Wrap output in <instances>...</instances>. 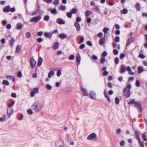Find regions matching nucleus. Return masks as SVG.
<instances>
[{
    "instance_id": "f257e3e1",
    "label": "nucleus",
    "mask_w": 147,
    "mask_h": 147,
    "mask_svg": "<svg viewBox=\"0 0 147 147\" xmlns=\"http://www.w3.org/2000/svg\"><path fill=\"white\" fill-rule=\"evenodd\" d=\"M42 107V103L38 101H35L31 106L32 109L36 112L41 111Z\"/></svg>"
},
{
    "instance_id": "f03ea898",
    "label": "nucleus",
    "mask_w": 147,
    "mask_h": 147,
    "mask_svg": "<svg viewBox=\"0 0 147 147\" xmlns=\"http://www.w3.org/2000/svg\"><path fill=\"white\" fill-rule=\"evenodd\" d=\"M131 88V86L130 84H129L127 87L123 90L124 94L126 98H129L131 94L130 92V89Z\"/></svg>"
},
{
    "instance_id": "7ed1b4c3",
    "label": "nucleus",
    "mask_w": 147,
    "mask_h": 147,
    "mask_svg": "<svg viewBox=\"0 0 147 147\" xmlns=\"http://www.w3.org/2000/svg\"><path fill=\"white\" fill-rule=\"evenodd\" d=\"M134 106L138 109L139 112L142 113V107L140 102L138 101H136Z\"/></svg>"
},
{
    "instance_id": "20e7f679",
    "label": "nucleus",
    "mask_w": 147,
    "mask_h": 147,
    "mask_svg": "<svg viewBox=\"0 0 147 147\" xmlns=\"http://www.w3.org/2000/svg\"><path fill=\"white\" fill-rule=\"evenodd\" d=\"M41 18V17L40 16H37L32 18L29 21L30 22H37L39 21Z\"/></svg>"
},
{
    "instance_id": "39448f33",
    "label": "nucleus",
    "mask_w": 147,
    "mask_h": 147,
    "mask_svg": "<svg viewBox=\"0 0 147 147\" xmlns=\"http://www.w3.org/2000/svg\"><path fill=\"white\" fill-rule=\"evenodd\" d=\"M94 139H95V140L97 139L96 135L95 133L91 134L87 138V139L88 140H90Z\"/></svg>"
},
{
    "instance_id": "423d86ee",
    "label": "nucleus",
    "mask_w": 147,
    "mask_h": 147,
    "mask_svg": "<svg viewBox=\"0 0 147 147\" xmlns=\"http://www.w3.org/2000/svg\"><path fill=\"white\" fill-rule=\"evenodd\" d=\"M36 63V61L34 60L33 57H32L30 61V63L31 67L32 68L34 67L35 66Z\"/></svg>"
},
{
    "instance_id": "0eeeda50",
    "label": "nucleus",
    "mask_w": 147,
    "mask_h": 147,
    "mask_svg": "<svg viewBox=\"0 0 147 147\" xmlns=\"http://www.w3.org/2000/svg\"><path fill=\"white\" fill-rule=\"evenodd\" d=\"M125 66L123 65H122L120 67V73L121 74L124 73L125 70Z\"/></svg>"
},
{
    "instance_id": "6e6552de",
    "label": "nucleus",
    "mask_w": 147,
    "mask_h": 147,
    "mask_svg": "<svg viewBox=\"0 0 147 147\" xmlns=\"http://www.w3.org/2000/svg\"><path fill=\"white\" fill-rule=\"evenodd\" d=\"M89 95L91 98L95 99L96 98V93L94 91H90L89 93Z\"/></svg>"
},
{
    "instance_id": "1a4fd4ad",
    "label": "nucleus",
    "mask_w": 147,
    "mask_h": 147,
    "mask_svg": "<svg viewBox=\"0 0 147 147\" xmlns=\"http://www.w3.org/2000/svg\"><path fill=\"white\" fill-rule=\"evenodd\" d=\"M56 22L59 24H64L65 23V21L60 18L57 19L56 20Z\"/></svg>"
},
{
    "instance_id": "9d476101",
    "label": "nucleus",
    "mask_w": 147,
    "mask_h": 147,
    "mask_svg": "<svg viewBox=\"0 0 147 147\" xmlns=\"http://www.w3.org/2000/svg\"><path fill=\"white\" fill-rule=\"evenodd\" d=\"M81 90L82 92V94L84 96H87L88 95V93L87 92L86 90L83 87L81 88Z\"/></svg>"
},
{
    "instance_id": "9b49d317",
    "label": "nucleus",
    "mask_w": 147,
    "mask_h": 147,
    "mask_svg": "<svg viewBox=\"0 0 147 147\" xmlns=\"http://www.w3.org/2000/svg\"><path fill=\"white\" fill-rule=\"evenodd\" d=\"M136 138L140 142V132L138 131H136L135 132Z\"/></svg>"
},
{
    "instance_id": "f8f14e48",
    "label": "nucleus",
    "mask_w": 147,
    "mask_h": 147,
    "mask_svg": "<svg viewBox=\"0 0 147 147\" xmlns=\"http://www.w3.org/2000/svg\"><path fill=\"white\" fill-rule=\"evenodd\" d=\"M128 104L132 105L134 104H135L136 101H135L134 99H130V101L129 100H126Z\"/></svg>"
},
{
    "instance_id": "ddd939ff",
    "label": "nucleus",
    "mask_w": 147,
    "mask_h": 147,
    "mask_svg": "<svg viewBox=\"0 0 147 147\" xmlns=\"http://www.w3.org/2000/svg\"><path fill=\"white\" fill-rule=\"evenodd\" d=\"M81 59L80 56H76V60L78 65H79L80 64V62L81 60Z\"/></svg>"
},
{
    "instance_id": "4468645a",
    "label": "nucleus",
    "mask_w": 147,
    "mask_h": 147,
    "mask_svg": "<svg viewBox=\"0 0 147 147\" xmlns=\"http://www.w3.org/2000/svg\"><path fill=\"white\" fill-rule=\"evenodd\" d=\"M74 26L78 31H79L80 30V26L79 23L77 22H76L74 23Z\"/></svg>"
},
{
    "instance_id": "2eb2a0df",
    "label": "nucleus",
    "mask_w": 147,
    "mask_h": 147,
    "mask_svg": "<svg viewBox=\"0 0 147 147\" xmlns=\"http://www.w3.org/2000/svg\"><path fill=\"white\" fill-rule=\"evenodd\" d=\"M13 111L12 110V109H7V116L9 118L12 115V114L13 113Z\"/></svg>"
},
{
    "instance_id": "dca6fc26",
    "label": "nucleus",
    "mask_w": 147,
    "mask_h": 147,
    "mask_svg": "<svg viewBox=\"0 0 147 147\" xmlns=\"http://www.w3.org/2000/svg\"><path fill=\"white\" fill-rule=\"evenodd\" d=\"M6 78L7 79L11 80L13 82L15 81V78L13 76L11 75H7L6 76Z\"/></svg>"
},
{
    "instance_id": "f3484780",
    "label": "nucleus",
    "mask_w": 147,
    "mask_h": 147,
    "mask_svg": "<svg viewBox=\"0 0 147 147\" xmlns=\"http://www.w3.org/2000/svg\"><path fill=\"white\" fill-rule=\"evenodd\" d=\"M10 8L9 5H8L3 9V11L4 12H8L9 11Z\"/></svg>"
},
{
    "instance_id": "a211bd4d",
    "label": "nucleus",
    "mask_w": 147,
    "mask_h": 147,
    "mask_svg": "<svg viewBox=\"0 0 147 147\" xmlns=\"http://www.w3.org/2000/svg\"><path fill=\"white\" fill-rule=\"evenodd\" d=\"M23 25L21 23H19L16 25V28L17 30L21 29L23 27Z\"/></svg>"
},
{
    "instance_id": "6ab92c4d",
    "label": "nucleus",
    "mask_w": 147,
    "mask_h": 147,
    "mask_svg": "<svg viewBox=\"0 0 147 147\" xmlns=\"http://www.w3.org/2000/svg\"><path fill=\"white\" fill-rule=\"evenodd\" d=\"M134 40L132 38H128L126 46H128L129 44L131 43Z\"/></svg>"
},
{
    "instance_id": "aec40b11",
    "label": "nucleus",
    "mask_w": 147,
    "mask_h": 147,
    "mask_svg": "<svg viewBox=\"0 0 147 147\" xmlns=\"http://www.w3.org/2000/svg\"><path fill=\"white\" fill-rule=\"evenodd\" d=\"M52 35V33H50L49 34L47 32H45L44 33V36L45 37L48 38H50L51 37Z\"/></svg>"
},
{
    "instance_id": "412c9836",
    "label": "nucleus",
    "mask_w": 147,
    "mask_h": 147,
    "mask_svg": "<svg viewBox=\"0 0 147 147\" xmlns=\"http://www.w3.org/2000/svg\"><path fill=\"white\" fill-rule=\"evenodd\" d=\"M78 10L75 8H74L70 10V12L72 14L76 13L78 12Z\"/></svg>"
},
{
    "instance_id": "4be33fe9",
    "label": "nucleus",
    "mask_w": 147,
    "mask_h": 147,
    "mask_svg": "<svg viewBox=\"0 0 147 147\" xmlns=\"http://www.w3.org/2000/svg\"><path fill=\"white\" fill-rule=\"evenodd\" d=\"M42 58L40 57L38 59V61L37 63V66L38 67L40 66L42 63Z\"/></svg>"
},
{
    "instance_id": "5701e85b",
    "label": "nucleus",
    "mask_w": 147,
    "mask_h": 147,
    "mask_svg": "<svg viewBox=\"0 0 147 147\" xmlns=\"http://www.w3.org/2000/svg\"><path fill=\"white\" fill-rule=\"evenodd\" d=\"M59 38L62 39H64L67 38V36L65 34H59Z\"/></svg>"
},
{
    "instance_id": "b1692460",
    "label": "nucleus",
    "mask_w": 147,
    "mask_h": 147,
    "mask_svg": "<svg viewBox=\"0 0 147 147\" xmlns=\"http://www.w3.org/2000/svg\"><path fill=\"white\" fill-rule=\"evenodd\" d=\"M15 40L13 38H11V40L9 41V43L11 47H12L13 45V43L14 42Z\"/></svg>"
},
{
    "instance_id": "393cba45",
    "label": "nucleus",
    "mask_w": 147,
    "mask_h": 147,
    "mask_svg": "<svg viewBox=\"0 0 147 147\" xmlns=\"http://www.w3.org/2000/svg\"><path fill=\"white\" fill-rule=\"evenodd\" d=\"M138 73L140 74L143 72L144 71V69L143 68L140 66H139L138 68Z\"/></svg>"
},
{
    "instance_id": "a878e982",
    "label": "nucleus",
    "mask_w": 147,
    "mask_h": 147,
    "mask_svg": "<svg viewBox=\"0 0 147 147\" xmlns=\"http://www.w3.org/2000/svg\"><path fill=\"white\" fill-rule=\"evenodd\" d=\"M50 9L51 10V13L52 14L54 15H56L57 14V13L56 9H55L54 8L51 9L50 8Z\"/></svg>"
},
{
    "instance_id": "bb28decb",
    "label": "nucleus",
    "mask_w": 147,
    "mask_h": 147,
    "mask_svg": "<svg viewBox=\"0 0 147 147\" xmlns=\"http://www.w3.org/2000/svg\"><path fill=\"white\" fill-rule=\"evenodd\" d=\"M105 38H101L99 41V44L101 45H103L105 43Z\"/></svg>"
},
{
    "instance_id": "cd10ccee",
    "label": "nucleus",
    "mask_w": 147,
    "mask_h": 147,
    "mask_svg": "<svg viewBox=\"0 0 147 147\" xmlns=\"http://www.w3.org/2000/svg\"><path fill=\"white\" fill-rule=\"evenodd\" d=\"M55 74V72L53 71H50L48 74V77L49 78H50L52 75H54Z\"/></svg>"
},
{
    "instance_id": "c85d7f7f",
    "label": "nucleus",
    "mask_w": 147,
    "mask_h": 147,
    "mask_svg": "<svg viewBox=\"0 0 147 147\" xmlns=\"http://www.w3.org/2000/svg\"><path fill=\"white\" fill-rule=\"evenodd\" d=\"M128 12V10L126 9H123L122 11H121V14H126Z\"/></svg>"
},
{
    "instance_id": "c756f323",
    "label": "nucleus",
    "mask_w": 147,
    "mask_h": 147,
    "mask_svg": "<svg viewBox=\"0 0 147 147\" xmlns=\"http://www.w3.org/2000/svg\"><path fill=\"white\" fill-rule=\"evenodd\" d=\"M66 7L65 6L61 5L59 6V9L60 10L63 11L65 9Z\"/></svg>"
},
{
    "instance_id": "7c9ffc66",
    "label": "nucleus",
    "mask_w": 147,
    "mask_h": 147,
    "mask_svg": "<svg viewBox=\"0 0 147 147\" xmlns=\"http://www.w3.org/2000/svg\"><path fill=\"white\" fill-rule=\"evenodd\" d=\"M59 43L58 42L54 43L53 45V48L55 49H57L59 47Z\"/></svg>"
},
{
    "instance_id": "2f4dec72",
    "label": "nucleus",
    "mask_w": 147,
    "mask_h": 147,
    "mask_svg": "<svg viewBox=\"0 0 147 147\" xmlns=\"http://www.w3.org/2000/svg\"><path fill=\"white\" fill-rule=\"evenodd\" d=\"M2 84L6 86H8L9 84V82L6 80H4L3 81Z\"/></svg>"
},
{
    "instance_id": "473e14b6",
    "label": "nucleus",
    "mask_w": 147,
    "mask_h": 147,
    "mask_svg": "<svg viewBox=\"0 0 147 147\" xmlns=\"http://www.w3.org/2000/svg\"><path fill=\"white\" fill-rule=\"evenodd\" d=\"M135 85L137 87H139L140 86V83L138 80H137L136 82Z\"/></svg>"
},
{
    "instance_id": "72a5a7b5",
    "label": "nucleus",
    "mask_w": 147,
    "mask_h": 147,
    "mask_svg": "<svg viewBox=\"0 0 147 147\" xmlns=\"http://www.w3.org/2000/svg\"><path fill=\"white\" fill-rule=\"evenodd\" d=\"M72 13L70 12H67L66 13L67 17L69 18H71L72 17Z\"/></svg>"
},
{
    "instance_id": "f704fd0d",
    "label": "nucleus",
    "mask_w": 147,
    "mask_h": 147,
    "mask_svg": "<svg viewBox=\"0 0 147 147\" xmlns=\"http://www.w3.org/2000/svg\"><path fill=\"white\" fill-rule=\"evenodd\" d=\"M125 141L124 140H122L120 142V145L121 146L123 147L125 146Z\"/></svg>"
},
{
    "instance_id": "c9c22d12",
    "label": "nucleus",
    "mask_w": 147,
    "mask_h": 147,
    "mask_svg": "<svg viewBox=\"0 0 147 147\" xmlns=\"http://www.w3.org/2000/svg\"><path fill=\"white\" fill-rule=\"evenodd\" d=\"M136 8L138 10H140V4L139 3H137L136 5Z\"/></svg>"
},
{
    "instance_id": "e433bc0d",
    "label": "nucleus",
    "mask_w": 147,
    "mask_h": 147,
    "mask_svg": "<svg viewBox=\"0 0 147 147\" xmlns=\"http://www.w3.org/2000/svg\"><path fill=\"white\" fill-rule=\"evenodd\" d=\"M115 102L116 104L118 105L119 104V98L117 97H116L115 98Z\"/></svg>"
},
{
    "instance_id": "4c0bfd02",
    "label": "nucleus",
    "mask_w": 147,
    "mask_h": 147,
    "mask_svg": "<svg viewBox=\"0 0 147 147\" xmlns=\"http://www.w3.org/2000/svg\"><path fill=\"white\" fill-rule=\"evenodd\" d=\"M93 9H95L96 10H97L98 11H99L100 10L99 7L98 5H95L94 6V7L93 8Z\"/></svg>"
},
{
    "instance_id": "58836bf2",
    "label": "nucleus",
    "mask_w": 147,
    "mask_h": 147,
    "mask_svg": "<svg viewBox=\"0 0 147 147\" xmlns=\"http://www.w3.org/2000/svg\"><path fill=\"white\" fill-rule=\"evenodd\" d=\"M27 113L29 115H31L33 113V111L31 109H29L27 110Z\"/></svg>"
},
{
    "instance_id": "ea45409f",
    "label": "nucleus",
    "mask_w": 147,
    "mask_h": 147,
    "mask_svg": "<svg viewBox=\"0 0 147 147\" xmlns=\"http://www.w3.org/2000/svg\"><path fill=\"white\" fill-rule=\"evenodd\" d=\"M59 0H54L53 4L55 5H57L59 3Z\"/></svg>"
},
{
    "instance_id": "a19ab883",
    "label": "nucleus",
    "mask_w": 147,
    "mask_h": 147,
    "mask_svg": "<svg viewBox=\"0 0 147 147\" xmlns=\"http://www.w3.org/2000/svg\"><path fill=\"white\" fill-rule=\"evenodd\" d=\"M109 30V28L107 27L103 29V32L105 34L107 33V32Z\"/></svg>"
},
{
    "instance_id": "79ce46f5",
    "label": "nucleus",
    "mask_w": 147,
    "mask_h": 147,
    "mask_svg": "<svg viewBox=\"0 0 147 147\" xmlns=\"http://www.w3.org/2000/svg\"><path fill=\"white\" fill-rule=\"evenodd\" d=\"M26 38H29L31 36V34L30 32H27L26 33Z\"/></svg>"
},
{
    "instance_id": "37998d69",
    "label": "nucleus",
    "mask_w": 147,
    "mask_h": 147,
    "mask_svg": "<svg viewBox=\"0 0 147 147\" xmlns=\"http://www.w3.org/2000/svg\"><path fill=\"white\" fill-rule=\"evenodd\" d=\"M46 88L48 90H51L52 88V86L49 84H47L46 86Z\"/></svg>"
},
{
    "instance_id": "c03bdc74",
    "label": "nucleus",
    "mask_w": 147,
    "mask_h": 147,
    "mask_svg": "<svg viewBox=\"0 0 147 147\" xmlns=\"http://www.w3.org/2000/svg\"><path fill=\"white\" fill-rule=\"evenodd\" d=\"M49 19V17L48 16L46 15L44 16V20L46 21H48Z\"/></svg>"
},
{
    "instance_id": "a18cd8bd",
    "label": "nucleus",
    "mask_w": 147,
    "mask_h": 147,
    "mask_svg": "<svg viewBox=\"0 0 147 147\" xmlns=\"http://www.w3.org/2000/svg\"><path fill=\"white\" fill-rule=\"evenodd\" d=\"M21 51L20 47L19 46L17 47L16 51L18 53H19Z\"/></svg>"
},
{
    "instance_id": "49530a36",
    "label": "nucleus",
    "mask_w": 147,
    "mask_h": 147,
    "mask_svg": "<svg viewBox=\"0 0 147 147\" xmlns=\"http://www.w3.org/2000/svg\"><path fill=\"white\" fill-rule=\"evenodd\" d=\"M91 13L90 11L89 10L87 11L85 13V15L86 17H88Z\"/></svg>"
},
{
    "instance_id": "de8ad7c7",
    "label": "nucleus",
    "mask_w": 147,
    "mask_h": 147,
    "mask_svg": "<svg viewBox=\"0 0 147 147\" xmlns=\"http://www.w3.org/2000/svg\"><path fill=\"white\" fill-rule=\"evenodd\" d=\"M15 103V102L14 100H13L12 102L11 103V104H9L8 105V106L9 108H11L12 106H13L14 105V104Z\"/></svg>"
},
{
    "instance_id": "09e8293b",
    "label": "nucleus",
    "mask_w": 147,
    "mask_h": 147,
    "mask_svg": "<svg viewBox=\"0 0 147 147\" xmlns=\"http://www.w3.org/2000/svg\"><path fill=\"white\" fill-rule=\"evenodd\" d=\"M38 88H35L32 91H33L35 94H36L38 92Z\"/></svg>"
},
{
    "instance_id": "8fccbe9b",
    "label": "nucleus",
    "mask_w": 147,
    "mask_h": 147,
    "mask_svg": "<svg viewBox=\"0 0 147 147\" xmlns=\"http://www.w3.org/2000/svg\"><path fill=\"white\" fill-rule=\"evenodd\" d=\"M105 58L104 57H102L101 58L100 62L101 63L103 64L105 62Z\"/></svg>"
},
{
    "instance_id": "3c124183",
    "label": "nucleus",
    "mask_w": 147,
    "mask_h": 147,
    "mask_svg": "<svg viewBox=\"0 0 147 147\" xmlns=\"http://www.w3.org/2000/svg\"><path fill=\"white\" fill-rule=\"evenodd\" d=\"M61 74V71L60 70H58L57 73V76L58 77H59Z\"/></svg>"
},
{
    "instance_id": "603ef678",
    "label": "nucleus",
    "mask_w": 147,
    "mask_h": 147,
    "mask_svg": "<svg viewBox=\"0 0 147 147\" xmlns=\"http://www.w3.org/2000/svg\"><path fill=\"white\" fill-rule=\"evenodd\" d=\"M139 143L140 147H143L144 146V142L143 141L141 142L140 140V142H139Z\"/></svg>"
},
{
    "instance_id": "864d4df0",
    "label": "nucleus",
    "mask_w": 147,
    "mask_h": 147,
    "mask_svg": "<svg viewBox=\"0 0 147 147\" xmlns=\"http://www.w3.org/2000/svg\"><path fill=\"white\" fill-rule=\"evenodd\" d=\"M16 11V9L14 7H13L11 8H10L9 11H10L11 12H14Z\"/></svg>"
},
{
    "instance_id": "5fc2aeb1",
    "label": "nucleus",
    "mask_w": 147,
    "mask_h": 147,
    "mask_svg": "<svg viewBox=\"0 0 147 147\" xmlns=\"http://www.w3.org/2000/svg\"><path fill=\"white\" fill-rule=\"evenodd\" d=\"M115 63L116 65H117L119 63V59L118 57H116L115 58Z\"/></svg>"
},
{
    "instance_id": "6e6d98bb",
    "label": "nucleus",
    "mask_w": 147,
    "mask_h": 147,
    "mask_svg": "<svg viewBox=\"0 0 147 147\" xmlns=\"http://www.w3.org/2000/svg\"><path fill=\"white\" fill-rule=\"evenodd\" d=\"M17 76L19 78H20L22 76V73L21 71H19L18 72L17 74Z\"/></svg>"
},
{
    "instance_id": "4d7b16f0",
    "label": "nucleus",
    "mask_w": 147,
    "mask_h": 147,
    "mask_svg": "<svg viewBox=\"0 0 147 147\" xmlns=\"http://www.w3.org/2000/svg\"><path fill=\"white\" fill-rule=\"evenodd\" d=\"M120 38L119 36H117L115 37V41L117 42H118L119 41Z\"/></svg>"
},
{
    "instance_id": "13d9d810",
    "label": "nucleus",
    "mask_w": 147,
    "mask_h": 147,
    "mask_svg": "<svg viewBox=\"0 0 147 147\" xmlns=\"http://www.w3.org/2000/svg\"><path fill=\"white\" fill-rule=\"evenodd\" d=\"M11 96L13 98H16L17 97V95L16 93H12L11 94Z\"/></svg>"
},
{
    "instance_id": "bf43d9fd",
    "label": "nucleus",
    "mask_w": 147,
    "mask_h": 147,
    "mask_svg": "<svg viewBox=\"0 0 147 147\" xmlns=\"http://www.w3.org/2000/svg\"><path fill=\"white\" fill-rule=\"evenodd\" d=\"M113 53L115 55H117L118 54V51L116 49H114L113 51Z\"/></svg>"
},
{
    "instance_id": "052dcab7",
    "label": "nucleus",
    "mask_w": 147,
    "mask_h": 147,
    "mask_svg": "<svg viewBox=\"0 0 147 147\" xmlns=\"http://www.w3.org/2000/svg\"><path fill=\"white\" fill-rule=\"evenodd\" d=\"M108 86L109 87L112 88V84L111 82H109L108 83Z\"/></svg>"
},
{
    "instance_id": "680f3d73",
    "label": "nucleus",
    "mask_w": 147,
    "mask_h": 147,
    "mask_svg": "<svg viewBox=\"0 0 147 147\" xmlns=\"http://www.w3.org/2000/svg\"><path fill=\"white\" fill-rule=\"evenodd\" d=\"M76 22H79L81 20V18L80 17H77L76 18Z\"/></svg>"
},
{
    "instance_id": "e2e57ef3",
    "label": "nucleus",
    "mask_w": 147,
    "mask_h": 147,
    "mask_svg": "<svg viewBox=\"0 0 147 147\" xmlns=\"http://www.w3.org/2000/svg\"><path fill=\"white\" fill-rule=\"evenodd\" d=\"M23 117V115L22 114H20V117L18 118V119L20 121H21L22 120Z\"/></svg>"
},
{
    "instance_id": "0e129e2a",
    "label": "nucleus",
    "mask_w": 147,
    "mask_h": 147,
    "mask_svg": "<svg viewBox=\"0 0 147 147\" xmlns=\"http://www.w3.org/2000/svg\"><path fill=\"white\" fill-rule=\"evenodd\" d=\"M109 74V72L108 71H105L103 73V76H107Z\"/></svg>"
},
{
    "instance_id": "69168bd1",
    "label": "nucleus",
    "mask_w": 147,
    "mask_h": 147,
    "mask_svg": "<svg viewBox=\"0 0 147 147\" xmlns=\"http://www.w3.org/2000/svg\"><path fill=\"white\" fill-rule=\"evenodd\" d=\"M84 40V38L83 37H81V38L80 39V40L79 42V44H81V43H82L83 42V41Z\"/></svg>"
},
{
    "instance_id": "338daca9",
    "label": "nucleus",
    "mask_w": 147,
    "mask_h": 147,
    "mask_svg": "<svg viewBox=\"0 0 147 147\" xmlns=\"http://www.w3.org/2000/svg\"><path fill=\"white\" fill-rule=\"evenodd\" d=\"M43 33V32L42 31L39 32L37 33V35L38 36H42V35Z\"/></svg>"
},
{
    "instance_id": "774afa93",
    "label": "nucleus",
    "mask_w": 147,
    "mask_h": 147,
    "mask_svg": "<svg viewBox=\"0 0 147 147\" xmlns=\"http://www.w3.org/2000/svg\"><path fill=\"white\" fill-rule=\"evenodd\" d=\"M38 13H39V15L40 16L44 13V11L42 10H40L39 11Z\"/></svg>"
}]
</instances>
